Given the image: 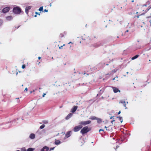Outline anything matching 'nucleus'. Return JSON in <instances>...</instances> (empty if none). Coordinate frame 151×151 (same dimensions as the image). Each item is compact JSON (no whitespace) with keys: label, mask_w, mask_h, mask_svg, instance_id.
<instances>
[{"label":"nucleus","mask_w":151,"mask_h":151,"mask_svg":"<svg viewBox=\"0 0 151 151\" xmlns=\"http://www.w3.org/2000/svg\"><path fill=\"white\" fill-rule=\"evenodd\" d=\"M151 17V16H149V17H148L147 18H150Z\"/></svg>","instance_id":"obj_42"},{"label":"nucleus","mask_w":151,"mask_h":151,"mask_svg":"<svg viewBox=\"0 0 151 151\" xmlns=\"http://www.w3.org/2000/svg\"><path fill=\"white\" fill-rule=\"evenodd\" d=\"M27 91V88H25V89L24 90V91Z\"/></svg>","instance_id":"obj_36"},{"label":"nucleus","mask_w":151,"mask_h":151,"mask_svg":"<svg viewBox=\"0 0 151 151\" xmlns=\"http://www.w3.org/2000/svg\"><path fill=\"white\" fill-rule=\"evenodd\" d=\"M45 127V125L43 124L40 126V129H42L44 128Z\"/></svg>","instance_id":"obj_21"},{"label":"nucleus","mask_w":151,"mask_h":151,"mask_svg":"<svg viewBox=\"0 0 151 151\" xmlns=\"http://www.w3.org/2000/svg\"><path fill=\"white\" fill-rule=\"evenodd\" d=\"M41 58V57H38V59L39 60H40Z\"/></svg>","instance_id":"obj_39"},{"label":"nucleus","mask_w":151,"mask_h":151,"mask_svg":"<svg viewBox=\"0 0 151 151\" xmlns=\"http://www.w3.org/2000/svg\"><path fill=\"white\" fill-rule=\"evenodd\" d=\"M63 35H62V37H63Z\"/></svg>","instance_id":"obj_57"},{"label":"nucleus","mask_w":151,"mask_h":151,"mask_svg":"<svg viewBox=\"0 0 151 151\" xmlns=\"http://www.w3.org/2000/svg\"><path fill=\"white\" fill-rule=\"evenodd\" d=\"M96 120L97 123L99 124L101 123L102 122V120L101 118H97Z\"/></svg>","instance_id":"obj_13"},{"label":"nucleus","mask_w":151,"mask_h":151,"mask_svg":"<svg viewBox=\"0 0 151 151\" xmlns=\"http://www.w3.org/2000/svg\"><path fill=\"white\" fill-rule=\"evenodd\" d=\"M150 49H149L148 50H150Z\"/></svg>","instance_id":"obj_58"},{"label":"nucleus","mask_w":151,"mask_h":151,"mask_svg":"<svg viewBox=\"0 0 151 151\" xmlns=\"http://www.w3.org/2000/svg\"><path fill=\"white\" fill-rule=\"evenodd\" d=\"M6 19L8 20H10L12 19V17L11 16L7 17L6 18Z\"/></svg>","instance_id":"obj_18"},{"label":"nucleus","mask_w":151,"mask_h":151,"mask_svg":"<svg viewBox=\"0 0 151 151\" xmlns=\"http://www.w3.org/2000/svg\"><path fill=\"white\" fill-rule=\"evenodd\" d=\"M45 95H46V94L44 93L42 95V97H44Z\"/></svg>","instance_id":"obj_34"},{"label":"nucleus","mask_w":151,"mask_h":151,"mask_svg":"<svg viewBox=\"0 0 151 151\" xmlns=\"http://www.w3.org/2000/svg\"><path fill=\"white\" fill-rule=\"evenodd\" d=\"M60 141L59 140H55V145H58L59 144H60Z\"/></svg>","instance_id":"obj_16"},{"label":"nucleus","mask_w":151,"mask_h":151,"mask_svg":"<svg viewBox=\"0 0 151 151\" xmlns=\"http://www.w3.org/2000/svg\"><path fill=\"white\" fill-rule=\"evenodd\" d=\"M132 2H134V0H132Z\"/></svg>","instance_id":"obj_46"},{"label":"nucleus","mask_w":151,"mask_h":151,"mask_svg":"<svg viewBox=\"0 0 151 151\" xmlns=\"http://www.w3.org/2000/svg\"><path fill=\"white\" fill-rule=\"evenodd\" d=\"M126 103L127 104H128V102H126L125 101V102L123 104V105H124V107H126Z\"/></svg>","instance_id":"obj_27"},{"label":"nucleus","mask_w":151,"mask_h":151,"mask_svg":"<svg viewBox=\"0 0 151 151\" xmlns=\"http://www.w3.org/2000/svg\"><path fill=\"white\" fill-rule=\"evenodd\" d=\"M117 118H119V119L120 121L122 123V121H123V119H122V117H120V116L119 117H117Z\"/></svg>","instance_id":"obj_20"},{"label":"nucleus","mask_w":151,"mask_h":151,"mask_svg":"<svg viewBox=\"0 0 151 151\" xmlns=\"http://www.w3.org/2000/svg\"><path fill=\"white\" fill-rule=\"evenodd\" d=\"M43 6H41L40 8L39 9V10L40 11H41L43 10Z\"/></svg>","instance_id":"obj_24"},{"label":"nucleus","mask_w":151,"mask_h":151,"mask_svg":"<svg viewBox=\"0 0 151 151\" xmlns=\"http://www.w3.org/2000/svg\"><path fill=\"white\" fill-rule=\"evenodd\" d=\"M150 26H151V22L150 23Z\"/></svg>","instance_id":"obj_54"},{"label":"nucleus","mask_w":151,"mask_h":151,"mask_svg":"<svg viewBox=\"0 0 151 151\" xmlns=\"http://www.w3.org/2000/svg\"><path fill=\"white\" fill-rule=\"evenodd\" d=\"M149 61H150V60H149Z\"/></svg>","instance_id":"obj_53"},{"label":"nucleus","mask_w":151,"mask_h":151,"mask_svg":"<svg viewBox=\"0 0 151 151\" xmlns=\"http://www.w3.org/2000/svg\"><path fill=\"white\" fill-rule=\"evenodd\" d=\"M82 127V126L81 125L77 126L74 127L73 129V131L75 132H78L81 129Z\"/></svg>","instance_id":"obj_4"},{"label":"nucleus","mask_w":151,"mask_h":151,"mask_svg":"<svg viewBox=\"0 0 151 151\" xmlns=\"http://www.w3.org/2000/svg\"><path fill=\"white\" fill-rule=\"evenodd\" d=\"M129 32V30H126V31L125 32V33H125V34H126V33L128 32Z\"/></svg>","instance_id":"obj_31"},{"label":"nucleus","mask_w":151,"mask_h":151,"mask_svg":"<svg viewBox=\"0 0 151 151\" xmlns=\"http://www.w3.org/2000/svg\"><path fill=\"white\" fill-rule=\"evenodd\" d=\"M49 148L48 147L45 146L41 150V151H48Z\"/></svg>","instance_id":"obj_10"},{"label":"nucleus","mask_w":151,"mask_h":151,"mask_svg":"<svg viewBox=\"0 0 151 151\" xmlns=\"http://www.w3.org/2000/svg\"><path fill=\"white\" fill-rule=\"evenodd\" d=\"M63 47V46H60L59 47V49H60L61 48H62Z\"/></svg>","instance_id":"obj_37"},{"label":"nucleus","mask_w":151,"mask_h":151,"mask_svg":"<svg viewBox=\"0 0 151 151\" xmlns=\"http://www.w3.org/2000/svg\"><path fill=\"white\" fill-rule=\"evenodd\" d=\"M78 106H74L71 109V111L73 113L75 112L78 108Z\"/></svg>","instance_id":"obj_9"},{"label":"nucleus","mask_w":151,"mask_h":151,"mask_svg":"<svg viewBox=\"0 0 151 151\" xmlns=\"http://www.w3.org/2000/svg\"><path fill=\"white\" fill-rule=\"evenodd\" d=\"M25 66L24 65H23L22 66V68L23 69H24L25 68Z\"/></svg>","instance_id":"obj_29"},{"label":"nucleus","mask_w":151,"mask_h":151,"mask_svg":"<svg viewBox=\"0 0 151 151\" xmlns=\"http://www.w3.org/2000/svg\"><path fill=\"white\" fill-rule=\"evenodd\" d=\"M104 131V130L103 129H100L99 130V132H100V131Z\"/></svg>","instance_id":"obj_32"},{"label":"nucleus","mask_w":151,"mask_h":151,"mask_svg":"<svg viewBox=\"0 0 151 151\" xmlns=\"http://www.w3.org/2000/svg\"><path fill=\"white\" fill-rule=\"evenodd\" d=\"M16 151H20L19 150H17Z\"/></svg>","instance_id":"obj_52"},{"label":"nucleus","mask_w":151,"mask_h":151,"mask_svg":"<svg viewBox=\"0 0 151 151\" xmlns=\"http://www.w3.org/2000/svg\"><path fill=\"white\" fill-rule=\"evenodd\" d=\"M117 38H119V37H118V36H117Z\"/></svg>","instance_id":"obj_55"},{"label":"nucleus","mask_w":151,"mask_h":151,"mask_svg":"<svg viewBox=\"0 0 151 151\" xmlns=\"http://www.w3.org/2000/svg\"><path fill=\"white\" fill-rule=\"evenodd\" d=\"M21 151H27L25 147H23L21 149Z\"/></svg>","instance_id":"obj_25"},{"label":"nucleus","mask_w":151,"mask_h":151,"mask_svg":"<svg viewBox=\"0 0 151 151\" xmlns=\"http://www.w3.org/2000/svg\"><path fill=\"white\" fill-rule=\"evenodd\" d=\"M3 22L2 20L0 19V26H1L2 23Z\"/></svg>","instance_id":"obj_28"},{"label":"nucleus","mask_w":151,"mask_h":151,"mask_svg":"<svg viewBox=\"0 0 151 151\" xmlns=\"http://www.w3.org/2000/svg\"><path fill=\"white\" fill-rule=\"evenodd\" d=\"M71 131H69L66 133L65 134V136L64 138L65 139L70 137L71 135Z\"/></svg>","instance_id":"obj_6"},{"label":"nucleus","mask_w":151,"mask_h":151,"mask_svg":"<svg viewBox=\"0 0 151 151\" xmlns=\"http://www.w3.org/2000/svg\"><path fill=\"white\" fill-rule=\"evenodd\" d=\"M105 128H106V126H105Z\"/></svg>","instance_id":"obj_50"},{"label":"nucleus","mask_w":151,"mask_h":151,"mask_svg":"<svg viewBox=\"0 0 151 151\" xmlns=\"http://www.w3.org/2000/svg\"><path fill=\"white\" fill-rule=\"evenodd\" d=\"M114 121H115V120H113L112 121V122H114Z\"/></svg>","instance_id":"obj_45"},{"label":"nucleus","mask_w":151,"mask_h":151,"mask_svg":"<svg viewBox=\"0 0 151 151\" xmlns=\"http://www.w3.org/2000/svg\"><path fill=\"white\" fill-rule=\"evenodd\" d=\"M106 75H109V74H106Z\"/></svg>","instance_id":"obj_44"},{"label":"nucleus","mask_w":151,"mask_h":151,"mask_svg":"<svg viewBox=\"0 0 151 151\" xmlns=\"http://www.w3.org/2000/svg\"><path fill=\"white\" fill-rule=\"evenodd\" d=\"M65 44H63V46H65Z\"/></svg>","instance_id":"obj_47"},{"label":"nucleus","mask_w":151,"mask_h":151,"mask_svg":"<svg viewBox=\"0 0 151 151\" xmlns=\"http://www.w3.org/2000/svg\"><path fill=\"white\" fill-rule=\"evenodd\" d=\"M73 115V114L71 113L69 114L65 117V119L66 120L69 119Z\"/></svg>","instance_id":"obj_12"},{"label":"nucleus","mask_w":151,"mask_h":151,"mask_svg":"<svg viewBox=\"0 0 151 151\" xmlns=\"http://www.w3.org/2000/svg\"><path fill=\"white\" fill-rule=\"evenodd\" d=\"M43 11L44 12H48V10L46 9H45Z\"/></svg>","instance_id":"obj_33"},{"label":"nucleus","mask_w":151,"mask_h":151,"mask_svg":"<svg viewBox=\"0 0 151 151\" xmlns=\"http://www.w3.org/2000/svg\"><path fill=\"white\" fill-rule=\"evenodd\" d=\"M112 118H113V117H112V116H111V117H110V119H112Z\"/></svg>","instance_id":"obj_48"},{"label":"nucleus","mask_w":151,"mask_h":151,"mask_svg":"<svg viewBox=\"0 0 151 151\" xmlns=\"http://www.w3.org/2000/svg\"><path fill=\"white\" fill-rule=\"evenodd\" d=\"M35 14H38L39 15H40V13H38L37 12H36Z\"/></svg>","instance_id":"obj_38"},{"label":"nucleus","mask_w":151,"mask_h":151,"mask_svg":"<svg viewBox=\"0 0 151 151\" xmlns=\"http://www.w3.org/2000/svg\"><path fill=\"white\" fill-rule=\"evenodd\" d=\"M42 122L43 123L45 124H47L48 123V122L46 120L43 121H42Z\"/></svg>","instance_id":"obj_22"},{"label":"nucleus","mask_w":151,"mask_h":151,"mask_svg":"<svg viewBox=\"0 0 151 151\" xmlns=\"http://www.w3.org/2000/svg\"><path fill=\"white\" fill-rule=\"evenodd\" d=\"M91 130V127H89L87 126H85L81 129L80 132L82 134H84L88 133Z\"/></svg>","instance_id":"obj_1"},{"label":"nucleus","mask_w":151,"mask_h":151,"mask_svg":"<svg viewBox=\"0 0 151 151\" xmlns=\"http://www.w3.org/2000/svg\"><path fill=\"white\" fill-rule=\"evenodd\" d=\"M121 113V111H119V112L118 113V114H120Z\"/></svg>","instance_id":"obj_40"},{"label":"nucleus","mask_w":151,"mask_h":151,"mask_svg":"<svg viewBox=\"0 0 151 151\" xmlns=\"http://www.w3.org/2000/svg\"><path fill=\"white\" fill-rule=\"evenodd\" d=\"M150 14H151V13Z\"/></svg>","instance_id":"obj_59"},{"label":"nucleus","mask_w":151,"mask_h":151,"mask_svg":"<svg viewBox=\"0 0 151 151\" xmlns=\"http://www.w3.org/2000/svg\"><path fill=\"white\" fill-rule=\"evenodd\" d=\"M97 117L95 116H91L89 119L92 120H96Z\"/></svg>","instance_id":"obj_15"},{"label":"nucleus","mask_w":151,"mask_h":151,"mask_svg":"<svg viewBox=\"0 0 151 151\" xmlns=\"http://www.w3.org/2000/svg\"><path fill=\"white\" fill-rule=\"evenodd\" d=\"M13 12L15 14H19L21 12V9L19 7H14L13 9Z\"/></svg>","instance_id":"obj_2"},{"label":"nucleus","mask_w":151,"mask_h":151,"mask_svg":"<svg viewBox=\"0 0 151 151\" xmlns=\"http://www.w3.org/2000/svg\"><path fill=\"white\" fill-rule=\"evenodd\" d=\"M37 17V16H36V15H35V17Z\"/></svg>","instance_id":"obj_49"},{"label":"nucleus","mask_w":151,"mask_h":151,"mask_svg":"<svg viewBox=\"0 0 151 151\" xmlns=\"http://www.w3.org/2000/svg\"><path fill=\"white\" fill-rule=\"evenodd\" d=\"M70 43L73 44V43H72V42H69V43H68V44H70Z\"/></svg>","instance_id":"obj_41"},{"label":"nucleus","mask_w":151,"mask_h":151,"mask_svg":"<svg viewBox=\"0 0 151 151\" xmlns=\"http://www.w3.org/2000/svg\"><path fill=\"white\" fill-rule=\"evenodd\" d=\"M10 9V7H6L3 9L2 12L4 13L7 12L9 11Z\"/></svg>","instance_id":"obj_7"},{"label":"nucleus","mask_w":151,"mask_h":151,"mask_svg":"<svg viewBox=\"0 0 151 151\" xmlns=\"http://www.w3.org/2000/svg\"><path fill=\"white\" fill-rule=\"evenodd\" d=\"M50 6H51V4H50Z\"/></svg>","instance_id":"obj_51"},{"label":"nucleus","mask_w":151,"mask_h":151,"mask_svg":"<svg viewBox=\"0 0 151 151\" xmlns=\"http://www.w3.org/2000/svg\"><path fill=\"white\" fill-rule=\"evenodd\" d=\"M63 35H62V37H63Z\"/></svg>","instance_id":"obj_56"},{"label":"nucleus","mask_w":151,"mask_h":151,"mask_svg":"<svg viewBox=\"0 0 151 151\" xmlns=\"http://www.w3.org/2000/svg\"><path fill=\"white\" fill-rule=\"evenodd\" d=\"M112 88L114 93H116L118 92H120V91L116 88L114 87H112Z\"/></svg>","instance_id":"obj_8"},{"label":"nucleus","mask_w":151,"mask_h":151,"mask_svg":"<svg viewBox=\"0 0 151 151\" xmlns=\"http://www.w3.org/2000/svg\"><path fill=\"white\" fill-rule=\"evenodd\" d=\"M35 149V148H33L31 147L27 149V151H33Z\"/></svg>","instance_id":"obj_19"},{"label":"nucleus","mask_w":151,"mask_h":151,"mask_svg":"<svg viewBox=\"0 0 151 151\" xmlns=\"http://www.w3.org/2000/svg\"><path fill=\"white\" fill-rule=\"evenodd\" d=\"M139 56V55H136L134 56L132 58V60H134L136 58H137Z\"/></svg>","instance_id":"obj_17"},{"label":"nucleus","mask_w":151,"mask_h":151,"mask_svg":"<svg viewBox=\"0 0 151 151\" xmlns=\"http://www.w3.org/2000/svg\"><path fill=\"white\" fill-rule=\"evenodd\" d=\"M91 121L88 120L86 121H81V122L79 123V124L81 125H86L91 123Z\"/></svg>","instance_id":"obj_3"},{"label":"nucleus","mask_w":151,"mask_h":151,"mask_svg":"<svg viewBox=\"0 0 151 151\" xmlns=\"http://www.w3.org/2000/svg\"><path fill=\"white\" fill-rule=\"evenodd\" d=\"M63 106H60V108H62V107H63Z\"/></svg>","instance_id":"obj_43"},{"label":"nucleus","mask_w":151,"mask_h":151,"mask_svg":"<svg viewBox=\"0 0 151 151\" xmlns=\"http://www.w3.org/2000/svg\"><path fill=\"white\" fill-rule=\"evenodd\" d=\"M125 102V101L124 100H122L120 101H119V103H121V104H124Z\"/></svg>","instance_id":"obj_23"},{"label":"nucleus","mask_w":151,"mask_h":151,"mask_svg":"<svg viewBox=\"0 0 151 151\" xmlns=\"http://www.w3.org/2000/svg\"><path fill=\"white\" fill-rule=\"evenodd\" d=\"M35 137V135L33 134H31L29 136V138L31 139H34Z\"/></svg>","instance_id":"obj_14"},{"label":"nucleus","mask_w":151,"mask_h":151,"mask_svg":"<svg viewBox=\"0 0 151 151\" xmlns=\"http://www.w3.org/2000/svg\"><path fill=\"white\" fill-rule=\"evenodd\" d=\"M31 6H28L25 8V12L27 14L29 12V10L31 9Z\"/></svg>","instance_id":"obj_11"},{"label":"nucleus","mask_w":151,"mask_h":151,"mask_svg":"<svg viewBox=\"0 0 151 151\" xmlns=\"http://www.w3.org/2000/svg\"><path fill=\"white\" fill-rule=\"evenodd\" d=\"M80 74H83V75H85V74H86V77L87 76H88L89 75L88 74V73H86H86L85 72L83 73H80Z\"/></svg>","instance_id":"obj_26"},{"label":"nucleus","mask_w":151,"mask_h":151,"mask_svg":"<svg viewBox=\"0 0 151 151\" xmlns=\"http://www.w3.org/2000/svg\"><path fill=\"white\" fill-rule=\"evenodd\" d=\"M55 148V147L51 148L50 150V151H51L52 150H53Z\"/></svg>","instance_id":"obj_30"},{"label":"nucleus","mask_w":151,"mask_h":151,"mask_svg":"<svg viewBox=\"0 0 151 151\" xmlns=\"http://www.w3.org/2000/svg\"><path fill=\"white\" fill-rule=\"evenodd\" d=\"M116 78V77H115L113 79V80H115V79ZM116 78H118V77L117 76H116Z\"/></svg>","instance_id":"obj_35"},{"label":"nucleus","mask_w":151,"mask_h":151,"mask_svg":"<svg viewBox=\"0 0 151 151\" xmlns=\"http://www.w3.org/2000/svg\"><path fill=\"white\" fill-rule=\"evenodd\" d=\"M136 15L135 14L134 16L133 17V18L134 19L136 18H139V17L142 15H143L144 14L142 13L141 14L139 12H136Z\"/></svg>","instance_id":"obj_5"}]
</instances>
